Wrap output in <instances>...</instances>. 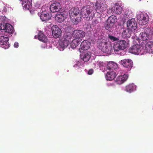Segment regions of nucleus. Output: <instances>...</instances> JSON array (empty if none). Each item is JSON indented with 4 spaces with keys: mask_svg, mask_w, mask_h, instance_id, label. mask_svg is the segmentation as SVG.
Listing matches in <instances>:
<instances>
[{
    "mask_svg": "<svg viewBox=\"0 0 153 153\" xmlns=\"http://www.w3.org/2000/svg\"><path fill=\"white\" fill-rule=\"evenodd\" d=\"M90 45V42L87 40H84L81 43L80 46L82 50H86L89 48Z\"/></svg>",
    "mask_w": 153,
    "mask_h": 153,
    "instance_id": "18",
    "label": "nucleus"
},
{
    "mask_svg": "<svg viewBox=\"0 0 153 153\" xmlns=\"http://www.w3.org/2000/svg\"><path fill=\"white\" fill-rule=\"evenodd\" d=\"M98 23V21H97V19H96L95 20H94L92 22V24L94 25V24H97Z\"/></svg>",
    "mask_w": 153,
    "mask_h": 153,
    "instance_id": "40",
    "label": "nucleus"
},
{
    "mask_svg": "<svg viewBox=\"0 0 153 153\" xmlns=\"http://www.w3.org/2000/svg\"><path fill=\"white\" fill-rule=\"evenodd\" d=\"M93 7L90 5L85 6L81 9V13L84 18L88 19V20H92L95 15Z\"/></svg>",
    "mask_w": 153,
    "mask_h": 153,
    "instance_id": "1",
    "label": "nucleus"
},
{
    "mask_svg": "<svg viewBox=\"0 0 153 153\" xmlns=\"http://www.w3.org/2000/svg\"><path fill=\"white\" fill-rule=\"evenodd\" d=\"M140 1H141V0H140Z\"/></svg>",
    "mask_w": 153,
    "mask_h": 153,
    "instance_id": "43",
    "label": "nucleus"
},
{
    "mask_svg": "<svg viewBox=\"0 0 153 153\" xmlns=\"http://www.w3.org/2000/svg\"><path fill=\"white\" fill-rule=\"evenodd\" d=\"M108 37L110 40L113 41H117L119 40V39L118 38L111 36L110 34L108 35Z\"/></svg>",
    "mask_w": 153,
    "mask_h": 153,
    "instance_id": "37",
    "label": "nucleus"
},
{
    "mask_svg": "<svg viewBox=\"0 0 153 153\" xmlns=\"http://www.w3.org/2000/svg\"><path fill=\"white\" fill-rule=\"evenodd\" d=\"M117 20L116 16L114 15H112L109 17L107 20L108 22L111 23L114 25L115 23L117 22Z\"/></svg>",
    "mask_w": 153,
    "mask_h": 153,
    "instance_id": "33",
    "label": "nucleus"
},
{
    "mask_svg": "<svg viewBox=\"0 0 153 153\" xmlns=\"http://www.w3.org/2000/svg\"><path fill=\"white\" fill-rule=\"evenodd\" d=\"M94 71L92 69L89 70L88 72V74L89 75H91L93 73Z\"/></svg>",
    "mask_w": 153,
    "mask_h": 153,
    "instance_id": "39",
    "label": "nucleus"
},
{
    "mask_svg": "<svg viewBox=\"0 0 153 153\" xmlns=\"http://www.w3.org/2000/svg\"><path fill=\"white\" fill-rule=\"evenodd\" d=\"M85 35V32L80 30H74L73 33V36L74 37L77 39L84 37Z\"/></svg>",
    "mask_w": 153,
    "mask_h": 153,
    "instance_id": "10",
    "label": "nucleus"
},
{
    "mask_svg": "<svg viewBox=\"0 0 153 153\" xmlns=\"http://www.w3.org/2000/svg\"><path fill=\"white\" fill-rule=\"evenodd\" d=\"M62 10L60 12L57 13L55 16V19L58 22L61 23L63 22L67 18L66 16L68 14L67 11L64 10L63 12Z\"/></svg>",
    "mask_w": 153,
    "mask_h": 153,
    "instance_id": "3",
    "label": "nucleus"
},
{
    "mask_svg": "<svg viewBox=\"0 0 153 153\" xmlns=\"http://www.w3.org/2000/svg\"><path fill=\"white\" fill-rule=\"evenodd\" d=\"M120 64L124 67L130 70L133 66V64L132 60L130 59H124L121 60Z\"/></svg>",
    "mask_w": 153,
    "mask_h": 153,
    "instance_id": "5",
    "label": "nucleus"
},
{
    "mask_svg": "<svg viewBox=\"0 0 153 153\" xmlns=\"http://www.w3.org/2000/svg\"><path fill=\"white\" fill-rule=\"evenodd\" d=\"M73 18H72V17L71 18V20L72 21V22L74 23L75 25H76L80 21L81 19V16H74L73 17Z\"/></svg>",
    "mask_w": 153,
    "mask_h": 153,
    "instance_id": "34",
    "label": "nucleus"
},
{
    "mask_svg": "<svg viewBox=\"0 0 153 153\" xmlns=\"http://www.w3.org/2000/svg\"><path fill=\"white\" fill-rule=\"evenodd\" d=\"M100 46V48L104 52L107 53L111 52V47L106 42H102L99 44Z\"/></svg>",
    "mask_w": 153,
    "mask_h": 153,
    "instance_id": "8",
    "label": "nucleus"
},
{
    "mask_svg": "<svg viewBox=\"0 0 153 153\" xmlns=\"http://www.w3.org/2000/svg\"><path fill=\"white\" fill-rule=\"evenodd\" d=\"M117 4V3L115 4L114 12L116 14H119L122 13L123 8Z\"/></svg>",
    "mask_w": 153,
    "mask_h": 153,
    "instance_id": "28",
    "label": "nucleus"
},
{
    "mask_svg": "<svg viewBox=\"0 0 153 153\" xmlns=\"http://www.w3.org/2000/svg\"><path fill=\"white\" fill-rule=\"evenodd\" d=\"M127 26L129 30L133 32L137 28V23L134 19H132L127 21Z\"/></svg>",
    "mask_w": 153,
    "mask_h": 153,
    "instance_id": "4",
    "label": "nucleus"
},
{
    "mask_svg": "<svg viewBox=\"0 0 153 153\" xmlns=\"http://www.w3.org/2000/svg\"><path fill=\"white\" fill-rule=\"evenodd\" d=\"M38 38L39 40L44 43H46L48 41L47 37L42 31H39L38 34Z\"/></svg>",
    "mask_w": 153,
    "mask_h": 153,
    "instance_id": "17",
    "label": "nucleus"
},
{
    "mask_svg": "<svg viewBox=\"0 0 153 153\" xmlns=\"http://www.w3.org/2000/svg\"><path fill=\"white\" fill-rule=\"evenodd\" d=\"M107 4L105 2L104 4H102V6L101 8L97 10V13L100 14L103 13V12L107 9Z\"/></svg>",
    "mask_w": 153,
    "mask_h": 153,
    "instance_id": "32",
    "label": "nucleus"
},
{
    "mask_svg": "<svg viewBox=\"0 0 153 153\" xmlns=\"http://www.w3.org/2000/svg\"><path fill=\"white\" fill-rule=\"evenodd\" d=\"M61 9V5L58 2L52 4L50 6V9L52 12H58Z\"/></svg>",
    "mask_w": 153,
    "mask_h": 153,
    "instance_id": "9",
    "label": "nucleus"
},
{
    "mask_svg": "<svg viewBox=\"0 0 153 153\" xmlns=\"http://www.w3.org/2000/svg\"><path fill=\"white\" fill-rule=\"evenodd\" d=\"M22 6L25 10H29L31 6V3L29 0H25L22 1Z\"/></svg>",
    "mask_w": 153,
    "mask_h": 153,
    "instance_id": "26",
    "label": "nucleus"
},
{
    "mask_svg": "<svg viewBox=\"0 0 153 153\" xmlns=\"http://www.w3.org/2000/svg\"><path fill=\"white\" fill-rule=\"evenodd\" d=\"M91 57L90 53L89 52H85L81 56V58L83 61L86 62H88Z\"/></svg>",
    "mask_w": 153,
    "mask_h": 153,
    "instance_id": "20",
    "label": "nucleus"
},
{
    "mask_svg": "<svg viewBox=\"0 0 153 153\" xmlns=\"http://www.w3.org/2000/svg\"><path fill=\"white\" fill-rule=\"evenodd\" d=\"M147 42L145 45L146 49L147 52L149 53H153V41L150 40Z\"/></svg>",
    "mask_w": 153,
    "mask_h": 153,
    "instance_id": "13",
    "label": "nucleus"
},
{
    "mask_svg": "<svg viewBox=\"0 0 153 153\" xmlns=\"http://www.w3.org/2000/svg\"><path fill=\"white\" fill-rule=\"evenodd\" d=\"M114 26V25L111 24V23L107 21L105 24L104 27L106 30L111 31Z\"/></svg>",
    "mask_w": 153,
    "mask_h": 153,
    "instance_id": "30",
    "label": "nucleus"
},
{
    "mask_svg": "<svg viewBox=\"0 0 153 153\" xmlns=\"http://www.w3.org/2000/svg\"><path fill=\"white\" fill-rule=\"evenodd\" d=\"M71 18L74 16H80V10L77 7L72 8L69 12Z\"/></svg>",
    "mask_w": 153,
    "mask_h": 153,
    "instance_id": "12",
    "label": "nucleus"
},
{
    "mask_svg": "<svg viewBox=\"0 0 153 153\" xmlns=\"http://www.w3.org/2000/svg\"><path fill=\"white\" fill-rule=\"evenodd\" d=\"M113 49L115 52H118L122 50L117 42L114 44Z\"/></svg>",
    "mask_w": 153,
    "mask_h": 153,
    "instance_id": "36",
    "label": "nucleus"
},
{
    "mask_svg": "<svg viewBox=\"0 0 153 153\" xmlns=\"http://www.w3.org/2000/svg\"><path fill=\"white\" fill-rule=\"evenodd\" d=\"M140 36L144 43H146L149 40H150L149 39L150 36L146 31H145L141 33L140 34Z\"/></svg>",
    "mask_w": 153,
    "mask_h": 153,
    "instance_id": "14",
    "label": "nucleus"
},
{
    "mask_svg": "<svg viewBox=\"0 0 153 153\" xmlns=\"http://www.w3.org/2000/svg\"><path fill=\"white\" fill-rule=\"evenodd\" d=\"M81 64H80V66H81Z\"/></svg>",
    "mask_w": 153,
    "mask_h": 153,
    "instance_id": "42",
    "label": "nucleus"
},
{
    "mask_svg": "<svg viewBox=\"0 0 153 153\" xmlns=\"http://www.w3.org/2000/svg\"><path fill=\"white\" fill-rule=\"evenodd\" d=\"M116 76V74L114 71H109L107 72L106 75V79L108 80H112Z\"/></svg>",
    "mask_w": 153,
    "mask_h": 153,
    "instance_id": "19",
    "label": "nucleus"
},
{
    "mask_svg": "<svg viewBox=\"0 0 153 153\" xmlns=\"http://www.w3.org/2000/svg\"><path fill=\"white\" fill-rule=\"evenodd\" d=\"M132 31L127 30H123L122 33V36L123 38H128L130 37Z\"/></svg>",
    "mask_w": 153,
    "mask_h": 153,
    "instance_id": "24",
    "label": "nucleus"
},
{
    "mask_svg": "<svg viewBox=\"0 0 153 153\" xmlns=\"http://www.w3.org/2000/svg\"><path fill=\"white\" fill-rule=\"evenodd\" d=\"M141 16L142 17H143V18L140 19V20H141V21H145V23H146V17H144L143 15H142Z\"/></svg>",
    "mask_w": 153,
    "mask_h": 153,
    "instance_id": "38",
    "label": "nucleus"
},
{
    "mask_svg": "<svg viewBox=\"0 0 153 153\" xmlns=\"http://www.w3.org/2000/svg\"><path fill=\"white\" fill-rule=\"evenodd\" d=\"M5 28L4 30L5 32L8 33L10 34L13 33L14 32L13 27L10 24L7 23Z\"/></svg>",
    "mask_w": 153,
    "mask_h": 153,
    "instance_id": "23",
    "label": "nucleus"
},
{
    "mask_svg": "<svg viewBox=\"0 0 153 153\" xmlns=\"http://www.w3.org/2000/svg\"><path fill=\"white\" fill-rule=\"evenodd\" d=\"M14 46L15 48H17L19 47V43L17 42H15Z\"/></svg>",
    "mask_w": 153,
    "mask_h": 153,
    "instance_id": "41",
    "label": "nucleus"
},
{
    "mask_svg": "<svg viewBox=\"0 0 153 153\" xmlns=\"http://www.w3.org/2000/svg\"><path fill=\"white\" fill-rule=\"evenodd\" d=\"M128 77V76L126 74H124L123 76H119L117 78L115 82L117 84H121L126 80Z\"/></svg>",
    "mask_w": 153,
    "mask_h": 153,
    "instance_id": "15",
    "label": "nucleus"
},
{
    "mask_svg": "<svg viewBox=\"0 0 153 153\" xmlns=\"http://www.w3.org/2000/svg\"><path fill=\"white\" fill-rule=\"evenodd\" d=\"M51 16V15L46 11H42L40 14V17L43 22L46 21L50 19Z\"/></svg>",
    "mask_w": 153,
    "mask_h": 153,
    "instance_id": "11",
    "label": "nucleus"
},
{
    "mask_svg": "<svg viewBox=\"0 0 153 153\" xmlns=\"http://www.w3.org/2000/svg\"><path fill=\"white\" fill-rule=\"evenodd\" d=\"M6 17L4 16H2L0 17V19L1 20L2 22L0 24V30H4L5 29V27L7 23H4L3 21H5Z\"/></svg>",
    "mask_w": 153,
    "mask_h": 153,
    "instance_id": "29",
    "label": "nucleus"
},
{
    "mask_svg": "<svg viewBox=\"0 0 153 153\" xmlns=\"http://www.w3.org/2000/svg\"><path fill=\"white\" fill-rule=\"evenodd\" d=\"M81 39H80L76 38L74 39L71 43V46L72 48H74L78 46L80 43Z\"/></svg>",
    "mask_w": 153,
    "mask_h": 153,
    "instance_id": "22",
    "label": "nucleus"
},
{
    "mask_svg": "<svg viewBox=\"0 0 153 153\" xmlns=\"http://www.w3.org/2000/svg\"><path fill=\"white\" fill-rule=\"evenodd\" d=\"M139 41L135 39L133 42V45L130 47L129 49L130 53L136 55H142L144 52V49L143 47L139 44Z\"/></svg>",
    "mask_w": 153,
    "mask_h": 153,
    "instance_id": "2",
    "label": "nucleus"
},
{
    "mask_svg": "<svg viewBox=\"0 0 153 153\" xmlns=\"http://www.w3.org/2000/svg\"><path fill=\"white\" fill-rule=\"evenodd\" d=\"M117 67V65L116 63L113 62H108L106 66L107 68L110 71H114Z\"/></svg>",
    "mask_w": 153,
    "mask_h": 153,
    "instance_id": "16",
    "label": "nucleus"
},
{
    "mask_svg": "<svg viewBox=\"0 0 153 153\" xmlns=\"http://www.w3.org/2000/svg\"><path fill=\"white\" fill-rule=\"evenodd\" d=\"M122 50L126 48L128 45V43L124 40H121L117 42Z\"/></svg>",
    "mask_w": 153,
    "mask_h": 153,
    "instance_id": "27",
    "label": "nucleus"
},
{
    "mask_svg": "<svg viewBox=\"0 0 153 153\" xmlns=\"http://www.w3.org/2000/svg\"><path fill=\"white\" fill-rule=\"evenodd\" d=\"M104 3L100 1V0L97 1L96 4V10L97 11V10L100 8L102 7V4H104Z\"/></svg>",
    "mask_w": 153,
    "mask_h": 153,
    "instance_id": "35",
    "label": "nucleus"
},
{
    "mask_svg": "<svg viewBox=\"0 0 153 153\" xmlns=\"http://www.w3.org/2000/svg\"><path fill=\"white\" fill-rule=\"evenodd\" d=\"M68 44L62 39L59 42L58 48L60 51H63L67 47Z\"/></svg>",
    "mask_w": 153,
    "mask_h": 153,
    "instance_id": "21",
    "label": "nucleus"
},
{
    "mask_svg": "<svg viewBox=\"0 0 153 153\" xmlns=\"http://www.w3.org/2000/svg\"><path fill=\"white\" fill-rule=\"evenodd\" d=\"M71 38L72 37L71 34L68 33H66L64 35L62 39L69 44L71 41Z\"/></svg>",
    "mask_w": 153,
    "mask_h": 153,
    "instance_id": "25",
    "label": "nucleus"
},
{
    "mask_svg": "<svg viewBox=\"0 0 153 153\" xmlns=\"http://www.w3.org/2000/svg\"><path fill=\"white\" fill-rule=\"evenodd\" d=\"M52 33L54 37L57 38L61 36L62 31L57 26L53 25L52 28Z\"/></svg>",
    "mask_w": 153,
    "mask_h": 153,
    "instance_id": "7",
    "label": "nucleus"
},
{
    "mask_svg": "<svg viewBox=\"0 0 153 153\" xmlns=\"http://www.w3.org/2000/svg\"><path fill=\"white\" fill-rule=\"evenodd\" d=\"M136 86L131 84L126 86L125 88V91L127 92L130 93L133 92L135 89Z\"/></svg>",
    "mask_w": 153,
    "mask_h": 153,
    "instance_id": "31",
    "label": "nucleus"
},
{
    "mask_svg": "<svg viewBox=\"0 0 153 153\" xmlns=\"http://www.w3.org/2000/svg\"><path fill=\"white\" fill-rule=\"evenodd\" d=\"M9 39L8 37L1 36L0 37V45L1 47L5 49H7L9 47L8 42Z\"/></svg>",
    "mask_w": 153,
    "mask_h": 153,
    "instance_id": "6",
    "label": "nucleus"
}]
</instances>
